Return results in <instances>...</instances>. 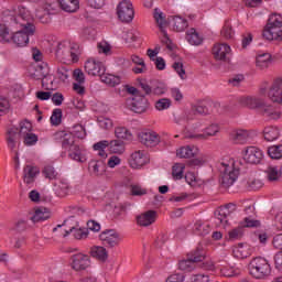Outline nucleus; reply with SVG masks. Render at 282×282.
<instances>
[{"instance_id": "f257e3e1", "label": "nucleus", "mask_w": 282, "mask_h": 282, "mask_svg": "<svg viewBox=\"0 0 282 282\" xmlns=\"http://www.w3.org/2000/svg\"><path fill=\"white\" fill-rule=\"evenodd\" d=\"M56 58L65 65H72V63H78L80 59V46L78 44H72L67 41L61 42L57 45Z\"/></svg>"}, {"instance_id": "f03ea898", "label": "nucleus", "mask_w": 282, "mask_h": 282, "mask_svg": "<svg viewBox=\"0 0 282 282\" xmlns=\"http://www.w3.org/2000/svg\"><path fill=\"white\" fill-rule=\"evenodd\" d=\"M267 41H282V15L271 14L262 32Z\"/></svg>"}, {"instance_id": "7ed1b4c3", "label": "nucleus", "mask_w": 282, "mask_h": 282, "mask_svg": "<svg viewBox=\"0 0 282 282\" xmlns=\"http://www.w3.org/2000/svg\"><path fill=\"white\" fill-rule=\"evenodd\" d=\"M249 274L253 279H268L272 274V267L265 258L256 257L249 262Z\"/></svg>"}, {"instance_id": "20e7f679", "label": "nucleus", "mask_w": 282, "mask_h": 282, "mask_svg": "<svg viewBox=\"0 0 282 282\" xmlns=\"http://www.w3.org/2000/svg\"><path fill=\"white\" fill-rule=\"evenodd\" d=\"M22 30L15 32L11 36L12 43L17 45V47H25L28 43H30V36H34V32H36V26L32 22L21 23Z\"/></svg>"}, {"instance_id": "39448f33", "label": "nucleus", "mask_w": 282, "mask_h": 282, "mask_svg": "<svg viewBox=\"0 0 282 282\" xmlns=\"http://www.w3.org/2000/svg\"><path fill=\"white\" fill-rule=\"evenodd\" d=\"M219 171L221 173L220 184L223 188H230L237 182V177H239V169L235 167L234 162L220 163Z\"/></svg>"}, {"instance_id": "423d86ee", "label": "nucleus", "mask_w": 282, "mask_h": 282, "mask_svg": "<svg viewBox=\"0 0 282 282\" xmlns=\"http://www.w3.org/2000/svg\"><path fill=\"white\" fill-rule=\"evenodd\" d=\"M117 14L119 21H122V23H131V21H133V17H135L133 3L129 0L121 1L117 7Z\"/></svg>"}, {"instance_id": "0eeeda50", "label": "nucleus", "mask_w": 282, "mask_h": 282, "mask_svg": "<svg viewBox=\"0 0 282 282\" xmlns=\"http://www.w3.org/2000/svg\"><path fill=\"white\" fill-rule=\"evenodd\" d=\"M235 210H237V205H235V203L226 204L216 209L215 220L217 226H228V218Z\"/></svg>"}, {"instance_id": "6e6552de", "label": "nucleus", "mask_w": 282, "mask_h": 282, "mask_svg": "<svg viewBox=\"0 0 282 282\" xmlns=\"http://www.w3.org/2000/svg\"><path fill=\"white\" fill-rule=\"evenodd\" d=\"M100 241H102L106 248H118L120 246V234L113 229H106L99 235Z\"/></svg>"}, {"instance_id": "1a4fd4ad", "label": "nucleus", "mask_w": 282, "mask_h": 282, "mask_svg": "<svg viewBox=\"0 0 282 282\" xmlns=\"http://www.w3.org/2000/svg\"><path fill=\"white\" fill-rule=\"evenodd\" d=\"M53 138L55 142L62 144V149H64V151H69V149L76 144L74 134L69 132L58 131L54 133Z\"/></svg>"}, {"instance_id": "9d476101", "label": "nucleus", "mask_w": 282, "mask_h": 282, "mask_svg": "<svg viewBox=\"0 0 282 282\" xmlns=\"http://www.w3.org/2000/svg\"><path fill=\"white\" fill-rule=\"evenodd\" d=\"M91 267V258L84 253L72 256V268L75 272H83Z\"/></svg>"}, {"instance_id": "9b49d317", "label": "nucleus", "mask_w": 282, "mask_h": 282, "mask_svg": "<svg viewBox=\"0 0 282 282\" xmlns=\"http://www.w3.org/2000/svg\"><path fill=\"white\" fill-rule=\"evenodd\" d=\"M85 72L88 76H101V74H105L107 72V67H105V64L100 61H96L95 58H89L85 63Z\"/></svg>"}, {"instance_id": "f8f14e48", "label": "nucleus", "mask_w": 282, "mask_h": 282, "mask_svg": "<svg viewBox=\"0 0 282 282\" xmlns=\"http://www.w3.org/2000/svg\"><path fill=\"white\" fill-rule=\"evenodd\" d=\"M243 160L248 164H260L263 160V151L257 147H247L243 152Z\"/></svg>"}, {"instance_id": "ddd939ff", "label": "nucleus", "mask_w": 282, "mask_h": 282, "mask_svg": "<svg viewBox=\"0 0 282 282\" xmlns=\"http://www.w3.org/2000/svg\"><path fill=\"white\" fill-rule=\"evenodd\" d=\"M32 78L34 80H42L43 87L47 85V80H50V66L45 62H41L35 66L33 73H31Z\"/></svg>"}, {"instance_id": "4468645a", "label": "nucleus", "mask_w": 282, "mask_h": 282, "mask_svg": "<svg viewBox=\"0 0 282 282\" xmlns=\"http://www.w3.org/2000/svg\"><path fill=\"white\" fill-rule=\"evenodd\" d=\"M139 140L144 147H158L160 144V134L152 130L141 131L139 133Z\"/></svg>"}, {"instance_id": "2eb2a0df", "label": "nucleus", "mask_w": 282, "mask_h": 282, "mask_svg": "<svg viewBox=\"0 0 282 282\" xmlns=\"http://www.w3.org/2000/svg\"><path fill=\"white\" fill-rule=\"evenodd\" d=\"M131 169H142L145 164H149V156L142 150L134 151L129 159Z\"/></svg>"}, {"instance_id": "dca6fc26", "label": "nucleus", "mask_w": 282, "mask_h": 282, "mask_svg": "<svg viewBox=\"0 0 282 282\" xmlns=\"http://www.w3.org/2000/svg\"><path fill=\"white\" fill-rule=\"evenodd\" d=\"M269 98L272 102L282 105V77H278L273 80L269 88Z\"/></svg>"}, {"instance_id": "f3484780", "label": "nucleus", "mask_w": 282, "mask_h": 282, "mask_svg": "<svg viewBox=\"0 0 282 282\" xmlns=\"http://www.w3.org/2000/svg\"><path fill=\"white\" fill-rule=\"evenodd\" d=\"M149 109V99L144 95H135L132 98L131 110L134 113H144Z\"/></svg>"}, {"instance_id": "a211bd4d", "label": "nucleus", "mask_w": 282, "mask_h": 282, "mask_svg": "<svg viewBox=\"0 0 282 282\" xmlns=\"http://www.w3.org/2000/svg\"><path fill=\"white\" fill-rule=\"evenodd\" d=\"M41 173V170L36 165H25L23 169V182L28 186H32L36 182L37 175Z\"/></svg>"}, {"instance_id": "6ab92c4d", "label": "nucleus", "mask_w": 282, "mask_h": 282, "mask_svg": "<svg viewBox=\"0 0 282 282\" xmlns=\"http://www.w3.org/2000/svg\"><path fill=\"white\" fill-rule=\"evenodd\" d=\"M156 219H158V212L150 209V210L137 216V224H138V226L147 228L149 226H152V224H155Z\"/></svg>"}, {"instance_id": "aec40b11", "label": "nucleus", "mask_w": 282, "mask_h": 282, "mask_svg": "<svg viewBox=\"0 0 282 282\" xmlns=\"http://www.w3.org/2000/svg\"><path fill=\"white\" fill-rule=\"evenodd\" d=\"M228 54H230V45L215 44L213 47V55L215 61L228 62Z\"/></svg>"}, {"instance_id": "412c9836", "label": "nucleus", "mask_w": 282, "mask_h": 282, "mask_svg": "<svg viewBox=\"0 0 282 282\" xmlns=\"http://www.w3.org/2000/svg\"><path fill=\"white\" fill-rule=\"evenodd\" d=\"M19 128H9L7 130V135H6V140H7V145L8 149H10V151H17V144L19 142Z\"/></svg>"}, {"instance_id": "4be33fe9", "label": "nucleus", "mask_w": 282, "mask_h": 282, "mask_svg": "<svg viewBox=\"0 0 282 282\" xmlns=\"http://www.w3.org/2000/svg\"><path fill=\"white\" fill-rule=\"evenodd\" d=\"M198 153H199V149H197V147H195V145H185V147L180 148L176 151L177 158H182L185 160L195 158V155H197Z\"/></svg>"}, {"instance_id": "5701e85b", "label": "nucleus", "mask_w": 282, "mask_h": 282, "mask_svg": "<svg viewBox=\"0 0 282 282\" xmlns=\"http://www.w3.org/2000/svg\"><path fill=\"white\" fill-rule=\"evenodd\" d=\"M89 254L90 257H93V259H97V261H101L102 263H105V261L109 259V253L107 252V249L100 246L91 247Z\"/></svg>"}, {"instance_id": "b1692460", "label": "nucleus", "mask_w": 282, "mask_h": 282, "mask_svg": "<svg viewBox=\"0 0 282 282\" xmlns=\"http://www.w3.org/2000/svg\"><path fill=\"white\" fill-rule=\"evenodd\" d=\"M14 23L21 26V23H32V14L28 8L20 6L18 8V17L13 19Z\"/></svg>"}, {"instance_id": "393cba45", "label": "nucleus", "mask_w": 282, "mask_h": 282, "mask_svg": "<svg viewBox=\"0 0 282 282\" xmlns=\"http://www.w3.org/2000/svg\"><path fill=\"white\" fill-rule=\"evenodd\" d=\"M170 23L174 32H184L188 28V20L182 18L181 15H172Z\"/></svg>"}, {"instance_id": "a878e982", "label": "nucleus", "mask_w": 282, "mask_h": 282, "mask_svg": "<svg viewBox=\"0 0 282 282\" xmlns=\"http://www.w3.org/2000/svg\"><path fill=\"white\" fill-rule=\"evenodd\" d=\"M263 137L267 142H274L281 138V130L276 126H268L263 129Z\"/></svg>"}, {"instance_id": "bb28decb", "label": "nucleus", "mask_w": 282, "mask_h": 282, "mask_svg": "<svg viewBox=\"0 0 282 282\" xmlns=\"http://www.w3.org/2000/svg\"><path fill=\"white\" fill-rule=\"evenodd\" d=\"M248 138H250V134L247 130H234L229 137L234 144H246Z\"/></svg>"}, {"instance_id": "cd10ccee", "label": "nucleus", "mask_w": 282, "mask_h": 282, "mask_svg": "<svg viewBox=\"0 0 282 282\" xmlns=\"http://www.w3.org/2000/svg\"><path fill=\"white\" fill-rule=\"evenodd\" d=\"M187 257L194 263H202L206 259V250L202 245H198L193 251L187 253Z\"/></svg>"}, {"instance_id": "c85d7f7f", "label": "nucleus", "mask_w": 282, "mask_h": 282, "mask_svg": "<svg viewBox=\"0 0 282 282\" xmlns=\"http://www.w3.org/2000/svg\"><path fill=\"white\" fill-rule=\"evenodd\" d=\"M240 105L249 109H259V107H263V100L257 97H241Z\"/></svg>"}, {"instance_id": "c756f323", "label": "nucleus", "mask_w": 282, "mask_h": 282, "mask_svg": "<svg viewBox=\"0 0 282 282\" xmlns=\"http://www.w3.org/2000/svg\"><path fill=\"white\" fill-rule=\"evenodd\" d=\"M83 148L75 143L70 149H68V158L75 162H85V155L83 154Z\"/></svg>"}, {"instance_id": "7c9ffc66", "label": "nucleus", "mask_w": 282, "mask_h": 282, "mask_svg": "<svg viewBox=\"0 0 282 282\" xmlns=\"http://www.w3.org/2000/svg\"><path fill=\"white\" fill-rule=\"evenodd\" d=\"M54 191L57 197H67V195H69V183L67 182V180H59L55 184Z\"/></svg>"}, {"instance_id": "2f4dec72", "label": "nucleus", "mask_w": 282, "mask_h": 282, "mask_svg": "<svg viewBox=\"0 0 282 282\" xmlns=\"http://www.w3.org/2000/svg\"><path fill=\"white\" fill-rule=\"evenodd\" d=\"M153 17L160 31L164 32V30L169 28V22L166 21V14H164V12H161L160 9H154Z\"/></svg>"}, {"instance_id": "473e14b6", "label": "nucleus", "mask_w": 282, "mask_h": 282, "mask_svg": "<svg viewBox=\"0 0 282 282\" xmlns=\"http://www.w3.org/2000/svg\"><path fill=\"white\" fill-rule=\"evenodd\" d=\"M59 8L64 12H76L80 8V2L78 0H59Z\"/></svg>"}, {"instance_id": "72a5a7b5", "label": "nucleus", "mask_w": 282, "mask_h": 282, "mask_svg": "<svg viewBox=\"0 0 282 282\" xmlns=\"http://www.w3.org/2000/svg\"><path fill=\"white\" fill-rule=\"evenodd\" d=\"M270 63H272V55L270 53L260 54L256 58V65L260 69H268Z\"/></svg>"}, {"instance_id": "f704fd0d", "label": "nucleus", "mask_w": 282, "mask_h": 282, "mask_svg": "<svg viewBox=\"0 0 282 282\" xmlns=\"http://www.w3.org/2000/svg\"><path fill=\"white\" fill-rule=\"evenodd\" d=\"M101 83H105V85H108L109 87H116L117 85H120V76H116L109 73H104L99 76Z\"/></svg>"}, {"instance_id": "c9c22d12", "label": "nucleus", "mask_w": 282, "mask_h": 282, "mask_svg": "<svg viewBox=\"0 0 282 282\" xmlns=\"http://www.w3.org/2000/svg\"><path fill=\"white\" fill-rule=\"evenodd\" d=\"M70 232H73L75 239H87L89 237V229L87 228H76V226H73L69 230H66L64 237H67Z\"/></svg>"}, {"instance_id": "e433bc0d", "label": "nucleus", "mask_w": 282, "mask_h": 282, "mask_svg": "<svg viewBox=\"0 0 282 282\" xmlns=\"http://www.w3.org/2000/svg\"><path fill=\"white\" fill-rule=\"evenodd\" d=\"M250 254V247L247 245H238V247L234 249V257H236V259H248Z\"/></svg>"}, {"instance_id": "4c0bfd02", "label": "nucleus", "mask_w": 282, "mask_h": 282, "mask_svg": "<svg viewBox=\"0 0 282 282\" xmlns=\"http://www.w3.org/2000/svg\"><path fill=\"white\" fill-rule=\"evenodd\" d=\"M186 39L191 45H202L204 39L195 29H189L186 33Z\"/></svg>"}, {"instance_id": "58836bf2", "label": "nucleus", "mask_w": 282, "mask_h": 282, "mask_svg": "<svg viewBox=\"0 0 282 282\" xmlns=\"http://www.w3.org/2000/svg\"><path fill=\"white\" fill-rule=\"evenodd\" d=\"M47 219H50V212L45 208L36 209L34 215L31 217L33 224H39L40 221H45Z\"/></svg>"}, {"instance_id": "ea45409f", "label": "nucleus", "mask_w": 282, "mask_h": 282, "mask_svg": "<svg viewBox=\"0 0 282 282\" xmlns=\"http://www.w3.org/2000/svg\"><path fill=\"white\" fill-rule=\"evenodd\" d=\"M262 115L271 120H279L281 118V112L276 111V108L273 106H264L262 108Z\"/></svg>"}, {"instance_id": "a19ab883", "label": "nucleus", "mask_w": 282, "mask_h": 282, "mask_svg": "<svg viewBox=\"0 0 282 282\" xmlns=\"http://www.w3.org/2000/svg\"><path fill=\"white\" fill-rule=\"evenodd\" d=\"M194 232L199 237H206V235L210 234V225L197 221L194 225Z\"/></svg>"}, {"instance_id": "79ce46f5", "label": "nucleus", "mask_w": 282, "mask_h": 282, "mask_svg": "<svg viewBox=\"0 0 282 282\" xmlns=\"http://www.w3.org/2000/svg\"><path fill=\"white\" fill-rule=\"evenodd\" d=\"M110 153H118L119 155L124 153V142L121 140H112L108 144Z\"/></svg>"}, {"instance_id": "37998d69", "label": "nucleus", "mask_w": 282, "mask_h": 282, "mask_svg": "<svg viewBox=\"0 0 282 282\" xmlns=\"http://www.w3.org/2000/svg\"><path fill=\"white\" fill-rule=\"evenodd\" d=\"M89 169H91L93 175H96L97 177L105 173V164L102 161H90Z\"/></svg>"}, {"instance_id": "c03bdc74", "label": "nucleus", "mask_w": 282, "mask_h": 282, "mask_svg": "<svg viewBox=\"0 0 282 282\" xmlns=\"http://www.w3.org/2000/svg\"><path fill=\"white\" fill-rule=\"evenodd\" d=\"M58 8H61L59 0H46L44 4V10L47 14H56V12H58Z\"/></svg>"}, {"instance_id": "a18cd8bd", "label": "nucleus", "mask_w": 282, "mask_h": 282, "mask_svg": "<svg viewBox=\"0 0 282 282\" xmlns=\"http://www.w3.org/2000/svg\"><path fill=\"white\" fill-rule=\"evenodd\" d=\"M107 147H109V141L104 140V141H99V142L95 143L93 145V149L95 151H99L98 152L99 158H102V160H105V159H107V152L105 151V149Z\"/></svg>"}, {"instance_id": "49530a36", "label": "nucleus", "mask_w": 282, "mask_h": 282, "mask_svg": "<svg viewBox=\"0 0 282 282\" xmlns=\"http://www.w3.org/2000/svg\"><path fill=\"white\" fill-rule=\"evenodd\" d=\"M184 169H186V165H184V163L174 164L172 167L173 180H182L184 177Z\"/></svg>"}, {"instance_id": "de8ad7c7", "label": "nucleus", "mask_w": 282, "mask_h": 282, "mask_svg": "<svg viewBox=\"0 0 282 282\" xmlns=\"http://www.w3.org/2000/svg\"><path fill=\"white\" fill-rule=\"evenodd\" d=\"M72 135L74 138H78L79 140H84V138H87V130H85V127L83 124H75L72 128Z\"/></svg>"}, {"instance_id": "09e8293b", "label": "nucleus", "mask_w": 282, "mask_h": 282, "mask_svg": "<svg viewBox=\"0 0 282 282\" xmlns=\"http://www.w3.org/2000/svg\"><path fill=\"white\" fill-rule=\"evenodd\" d=\"M178 270H182L183 272H193V270H195V262L187 257L186 260H181L178 262Z\"/></svg>"}, {"instance_id": "8fccbe9b", "label": "nucleus", "mask_w": 282, "mask_h": 282, "mask_svg": "<svg viewBox=\"0 0 282 282\" xmlns=\"http://www.w3.org/2000/svg\"><path fill=\"white\" fill-rule=\"evenodd\" d=\"M268 155L272 160H281V158H282V144L270 147L268 149Z\"/></svg>"}, {"instance_id": "3c124183", "label": "nucleus", "mask_w": 282, "mask_h": 282, "mask_svg": "<svg viewBox=\"0 0 282 282\" xmlns=\"http://www.w3.org/2000/svg\"><path fill=\"white\" fill-rule=\"evenodd\" d=\"M173 101L170 98H161L155 101V109L158 111H166V109H171Z\"/></svg>"}, {"instance_id": "603ef678", "label": "nucleus", "mask_w": 282, "mask_h": 282, "mask_svg": "<svg viewBox=\"0 0 282 282\" xmlns=\"http://www.w3.org/2000/svg\"><path fill=\"white\" fill-rule=\"evenodd\" d=\"M267 175H268V180L270 182H276V180H279V177H281V169L276 167V166H269L265 171Z\"/></svg>"}, {"instance_id": "864d4df0", "label": "nucleus", "mask_w": 282, "mask_h": 282, "mask_svg": "<svg viewBox=\"0 0 282 282\" xmlns=\"http://www.w3.org/2000/svg\"><path fill=\"white\" fill-rule=\"evenodd\" d=\"M61 122H63V110L61 108H56L53 110L51 116V124H53V127H58Z\"/></svg>"}, {"instance_id": "5fc2aeb1", "label": "nucleus", "mask_w": 282, "mask_h": 282, "mask_svg": "<svg viewBox=\"0 0 282 282\" xmlns=\"http://www.w3.org/2000/svg\"><path fill=\"white\" fill-rule=\"evenodd\" d=\"M97 122L100 129H105L106 131H109V129H113V121L110 118L98 117Z\"/></svg>"}, {"instance_id": "6e6d98bb", "label": "nucleus", "mask_w": 282, "mask_h": 282, "mask_svg": "<svg viewBox=\"0 0 282 282\" xmlns=\"http://www.w3.org/2000/svg\"><path fill=\"white\" fill-rule=\"evenodd\" d=\"M116 138L119 140H129L131 138V132L124 127H118L115 129Z\"/></svg>"}, {"instance_id": "4d7b16f0", "label": "nucleus", "mask_w": 282, "mask_h": 282, "mask_svg": "<svg viewBox=\"0 0 282 282\" xmlns=\"http://www.w3.org/2000/svg\"><path fill=\"white\" fill-rule=\"evenodd\" d=\"M260 188H263V182L259 178H250L247 182V189L248 191H259Z\"/></svg>"}, {"instance_id": "13d9d810", "label": "nucleus", "mask_w": 282, "mask_h": 282, "mask_svg": "<svg viewBox=\"0 0 282 282\" xmlns=\"http://www.w3.org/2000/svg\"><path fill=\"white\" fill-rule=\"evenodd\" d=\"M32 132V123L30 121H22L20 122V131L18 132L19 135L24 138L25 135Z\"/></svg>"}, {"instance_id": "bf43d9fd", "label": "nucleus", "mask_w": 282, "mask_h": 282, "mask_svg": "<svg viewBox=\"0 0 282 282\" xmlns=\"http://www.w3.org/2000/svg\"><path fill=\"white\" fill-rule=\"evenodd\" d=\"M0 39L4 41V43H10L12 41V36H10V30L6 24H0Z\"/></svg>"}, {"instance_id": "052dcab7", "label": "nucleus", "mask_w": 282, "mask_h": 282, "mask_svg": "<svg viewBox=\"0 0 282 282\" xmlns=\"http://www.w3.org/2000/svg\"><path fill=\"white\" fill-rule=\"evenodd\" d=\"M25 147H34L39 142V135L35 133H29L23 137Z\"/></svg>"}, {"instance_id": "680f3d73", "label": "nucleus", "mask_w": 282, "mask_h": 282, "mask_svg": "<svg viewBox=\"0 0 282 282\" xmlns=\"http://www.w3.org/2000/svg\"><path fill=\"white\" fill-rule=\"evenodd\" d=\"M217 133H219V126L212 124L204 130L203 134L205 135V140H208V138L217 135Z\"/></svg>"}, {"instance_id": "e2e57ef3", "label": "nucleus", "mask_w": 282, "mask_h": 282, "mask_svg": "<svg viewBox=\"0 0 282 282\" xmlns=\"http://www.w3.org/2000/svg\"><path fill=\"white\" fill-rule=\"evenodd\" d=\"M221 36H224V39H232V36H235V31H232V26L230 25V23H226L220 32Z\"/></svg>"}, {"instance_id": "0e129e2a", "label": "nucleus", "mask_w": 282, "mask_h": 282, "mask_svg": "<svg viewBox=\"0 0 282 282\" xmlns=\"http://www.w3.org/2000/svg\"><path fill=\"white\" fill-rule=\"evenodd\" d=\"M10 110V101L6 97H0V116H6Z\"/></svg>"}, {"instance_id": "69168bd1", "label": "nucleus", "mask_w": 282, "mask_h": 282, "mask_svg": "<svg viewBox=\"0 0 282 282\" xmlns=\"http://www.w3.org/2000/svg\"><path fill=\"white\" fill-rule=\"evenodd\" d=\"M43 175L47 178V180H56V175H58L56 173V170H54V166L52 165H47L44 167L43 170Z\"/></svg>"}, {"instance_id": "338daca9", "label": "nucleus", "mask_w": 282, "mask_h": 282, "mask_svg": "<svg viewBox=\"0 0 282 282\" xmlns=\"http://www.w3.org/2000/svg\"><path fill=\"white\" fill-rule=\"evenodd\" d=\"M272 246L275 250H282V234H278L273 237Z\"/></svg>"}, {"instance_id": "774afa93", "label": "nucleus", "mask_w": 282, "mask_h": 282, "mask_svg": "<svg viewBox=\"0 0 282 282\" xmlns=\"http://www.w3.org/2000/svg\"><path fill=\"white\" fill-rule=\"evenodd\" d=\"M210 279L206 274H194L191 276V282H209Z\"/></svg>"}]
</instances>
